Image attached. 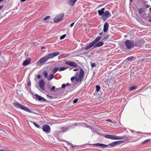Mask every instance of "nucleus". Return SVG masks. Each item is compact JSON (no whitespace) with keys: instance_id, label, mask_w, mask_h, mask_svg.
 <instances>
[{"instance_id":"nucleus-1","label":"nucleus","mask_w":151,"mask_h":151,"mask_svg":"<svg viewBox=\"0 0 151 151\" xmlns=\"http://www.w3.org/2000/svg\"><path fill=\"white\" fill-rule=\"evenodd\" d=\"M122 142V141L120 140L113 142L108 145H106L104 144L99 143L93 144H92V145L95 146H98L103 148H105L108 146L109 145H110L112 147H114L116 145H117L120 143Z\"/></svg>"},{"instance_id":"nucleus-2","label":"nucleus","mask_w":151,"mask_h":151,"mask_svg":"<svg viewBox=\"0 0 151 151\" xmlns=\"http://www.w3.org/2000/svg\"><path fill=\"white\" fill-rule=\"evenodd\" d=\"M84 75V71L82 69H81L80 70L79 74L77 73L75 77L74 76L72 77L71 78V80L72 81L75 78L76 81L81 82L83 78Z\"/></svg>"},{"instance_id":"nucleus-3","label":"nucleus","mask_w":151,"mask_h":151,"mask_svg":"<svg viewBox=\"0 0 151 151\" xmlns=\"http://www.w3.org/2000/svg\"><path fill=\"white\" fill-rule=\"evenodd\" d=\"M14 106L16 108L20 109L27 112L32 113V111L26 106H24L18 102L14 103L13 104Z\"/></svg>"},{"instance_id":"nucleus-4","label":"nucleus","mask_w":151,"mask_h":151,"mask_svg":"<svg viewBox=\"0 0 151 151\" xmlns=\"http://www.w3.org/2000/svg\"><path fill=\"white\" fill-rule=\"evenodd\" d=\"M111 16V14L107 10L104 12V14L102 15L101 18L103 21H105L106 20L110 17Z\"/></svg>"},{"instance_id":"nucleus-5","label":"nucleus","mask_w":151,"mask_h":151,"mask_svg":"<svg viewBox=\"0 0 151 151\" xmlns=\"http://www.w3.org/2000/svg\"><path fill=\"white\" fill-rule=\"evenodd\" d=\"M64 14L63 13L59 14L57 15L54 19V21L55 23L58 22L63 19Z\"/></svg>"},{"instance_id":"nucleus-6","label":"nucleus","mask_w":151,"mask_h":151,"mask_svg":"<svg viewBox=\"0 0 151 151\" xmlns=\"http://www.w3.org/2000/svg\"><path fill=\"white\" fill-rule=\"evenodd\" d=\"M48 60L46 56L44 57L41 58L35 64L37 66H40L42 64L46 62Z\"/></svg>"},{"instance_id":"nucleus-7","label":"nucleus","mask_w":151,"mask_h":151,"mask_svg":"<svg viewBox=\"0 0 151 151\" xmlns=\"http://www.w3.org/2000/svg\"><path fill=\"white\" fill-rule=\"evenodd\" d=\"M104 137L107 138L112 139H123L122 137H118L115 135H106L104 136Z\"/></svg>"},{"instance_id":"nucleus-8","label":"nucleus","mask_w":151,"mask_h":151,"mask_svg":"<svg viewBox=\"0 0 151 151\" xmlns=\"http://www.w3.org/2000/svg\"><path fill=\"white\" fill-rule=\"evenodd\" d=\"M60 52H56L52 53H50L48 54L46 57L48 60L49 59H52L53 58L55 57L58 56L60 54Z\"/></svg>"},{"instance_id":"nucleus-9","label":"nucleus","mask_w":151,"mask_h":151,"mask_svg":"<svg viewBox=\"0 0 151 151\" xmlns=\"http://www.w3.org/2000/svg\"><path fill=\"white\" fill-rule=\"evenodd\" d=\"M125 43L127 47L129 49L131 48L133 45V43L129 40H126Z\"/></svg>"},{"instance_id":"nucleus-10","label":"nucleus","mask_w":151,"mask_h":151,"mask_svg":"<svg viewBox=\"0 0 151 151\" xmlns=\"http://www.w3.org/2000/svg\"><path fill=\"white\" fill-rule=\"evenodd\" d=\"M65 63L70 66H73L75 68L77 67V64L74 62L66 61L65 62Z\"/></svg>"},{"instance_id":"nucleus-11","label":"nucleus","mask_w":151,"mask_h":151,"mask_svg":"<svg viewBox=\"0 0 151 151\" xmlns=\"http://www.w3.org/2000/svg\"><path fill=\"white\" fill-rule=\"evenodd\" d=\"M45 83L43 80H40L39 83V86L40 88L42 90H45Z\"/></svg>"},{"instance_id":"nucleus-12","label":"nucleus","mask_w":151,"mask_h":151,"mask_svg":"<svg viewBox=\"0 0 151 151\" xmlns=\"http://www.w3.org/2000/svg\"><path fill=\"white\" fill-rule=\"evenodd\" d=\"M35 98L37 99L39 101H46V100L44 98L38 95L37 94H35Z\"/></svg>"},{"instance_id":"nucleus-13","label":"nucleus","mask_w":151,"mask_h":151,"mask_svg":"<svg viewBox=\"0 0 151 151\" xmlns=\"http://www.w3.org/2000/svg\"><path fill=\"white\" fill-rule=\"evenodd\" d=\"M50 129V127L48 125H43L42 127V130L43 131L47 132Z\"/></svg>"},{"instance_id":"nucleus-14","label":"nucleus","mask_w":151,"mask_h":151,"mask_svg":"<svg viewBox=\"0 0 151 151\" xmlns=\"http://www.w3.org/2000/svg\"><path fill=\"white\" fill-rule=\"evenodd\" d=\"M109 24L107 22H105L104 25L103 30L104 32H107L108 29Z\"/></svg>"},{"instance_id":"nucleus-15","label":"nucleus","mask_w":151,"mask_h":151,"mask_svg":"<svg viewBox=\"0 0 151 151\" xmlns=\"http://www.w3.org/2000/svg\"><path fill=\"white\" fill-rule=\"evenodd\" d=\"M104 44V42L102 41H99L97 43H96L94 46V48H96L102 46Z\"/></svg>"},{"instance_id":"nucleus-16","label":"nucleus","mask_w":151,"mask_h":151,"mask_svg":"<svg viewBox=\"0 0 151 151\" xmlns=\"http://www.w3.org/2000/svg\"><path fill=\"white\" fill-rule=\"evenodd\" d=\"M95 44L92 41L85 48V50H88L90 49L92 46H94Z\"/></svg>"},{"instance_id":"nucleus-17","label":"nucleus","mask_w":151,"mask_h":151,"mask_svg":"<svg viewBox=\"0 0 151 151\" xmlns=\"http://www.w3.org/2000/svg\"><path fill=\"white\" fill-rule=\"evenodd\" d=\"M105 9L104 8H102L101 10H99L98 11V13L100 16H102V15L104 14Z\"/></svg>"},{"instance_id":"nucleus-18","label":"nucleus","mask_w":151,"mask_h":151,"mask_svg":"<svg viewBox=\"0 0 151 151\" xmlns=\"http://www.w3.org/2000/svg\"><path fill=\"white\" fill-rule=\"evenodd\" d=\"M30 62L29 59H27L23 63L22 65L23 66H26L29 64Z\"/></svg>"},{"instance_id":"nucleus-19","label":"nucleus","mask_w":151,"mask_h":151,"mask_svg":"<svg viewBox=\"0 0 151 151\" xmlns=\"http://www.w3.org/2000/svg\"><path fill=\"white\" fill-rule=\"evenodd\" d=\"M77 0H69L68 4L71 6H73L74 4L77 1Z\"/></svg>"},{"instance_id":"nucleus-20","label":"nucleus","mask_w":151,"mask_h":151,"mask_svg":"<svg viewBox=\"0 0 151 151\" xmlns=\"http://www.w3.org/2000/svg\"><path fill=\"white\" fill-rule=\"evenodd\" d=\"M101 38V37L100 36H99L97 37L95 40H94L92 41L95 44L96 43L98 42Z\"/></svg>"},{"instance_id":"nucleus-21","label":"nucleus","mask_w":151,"mask_h":151,"mask_svg":"<svg viewBox=\"0 0 151 151\" xmlns=\"http://www.w3.org/2000/svg\"><path fill=\"white\" fill-rule=\"evenodd\" d=\"M137 88V86H133L129 88V90L130 91H132L136 89Z\"/></svg>"},{"instance_id":"nucleus-22","label":"nucleus","mask_w":151,"mask_h":151,"mask_svg":"<svg viewBox=\"0 0 151 151\" xmlns=\"http://www.w3.org/2000/svg\"><path fill=\"white\" fill-rule=\"evenodd\" d=\"M54 76V74H51L48 77H47V80L48 81L51 80L53 78Z\"/></svg>"},{"instance_id":"nucleus-23","label":"nucleus","mask_w":151,"mask_h":151,"mask_svg":"<svg viewBox=\"0 0 151 151\" xmlns=\"http://www.w3.org/2000/svg\"><path fill=\"white\" fill-rule=\"evenodd\" d=\"M68 68V67H62L59 68V71H62L63 70H64Z\"/></svg>"},{"instance_id":"nucleus-24","label":"nucleus","mask_w":151,"mask_h":151,"mask_svg":"<svg viewBox=\"0 0 151 151\" xmlns=\"http://www.w3.org/2000/svg\"><path fill=\"white\" fill-rule=\"evenodd\" d=\"M43 75L45 78H47L48 73L46 71H44L43 72Z\"/></svg>"},{"instance_id":"nucleus-25","label":"nucleus","mask_w":151,"mask_h":151,"mask_svg":"<svg viewBox=\"0 0 151 151\" xmlns=\"http://www.w3.org/2000/svg\"><path fill=\"white\" fill-rule=\"evenodd\" d=\"M58 70H59V68H55L53 70V73L54 74Z\"/></svg>"},{"instance_id":"nucleus-26","label":"nucleus","mask_w":151,"mask_h":151,"mask_svg":"<svg viewBox=\"0 0 151 151\" xmlns=\"http://www.w3.org/2000/svg\"><path fill=\"white\" fill-rule=\"evenodd\" d=\"M100 89V87L99 86L97 85L96 86V91H99Z\"/></svg>"},{"instance_id":"nucleus-27","label":"nucleus","mask_w":151,"mask_h":151,"mask_svg":"<svg viewBox=\"0 0 151 151\" xmlns=\"http://www.w3.org/2000/svg\"><path fill=\"white\" fill-rule=\"evenodd\" d=\"M143 9H139L138 10V13L139 14H141L143 12Z\"/></svg>"},{"instance_id":"nucleus-28","label":"nucleus","mask_w":151,"mask_h":151,"mask_svg":"<svg viewBox=\"0 0 151 151\" xmlns=\"http://www.w3.org/2000/svg\"><path fill=\"white\" fill-rule=\"evenodd\" d=\"M150 139H147V140H145V141H144V142H143L142 143V144H145V143H147L150 141Z\"/></svg>"},{"instance_id":"nucleus-29","label":"nucleus","mask_w":151,"mask_h":151,"mask_svg":"<svg viewBox=\"0 0 151 151\" xmlns=\"http://www.w3.org/2000/svg\"><path fill=\"white\" fill-rule=\"evenodd\" d=\"M134 58V57L132 56H131L127 58V59L128 61H130L131 60Z\"/></svg>"},{"instance_id":"nucleus-30","label":"nucleus","mask_w":151,"mask_h":151,"mask_svg":"<svg viewBox=\"0 0 151 151\" xmlns=\"http://www.w3.org/2000/svg\"><path fill=\"white\" fill-rule=\"evenodd\" d=\"M66 35H63L60 37V40L63 39L66 37Z\"/></svg>"},{"instance_id":"nucleus-31","label":"nucleus","mask_w":151,"mask_h":151,"mask_svg":"<svg viewBox=\"0 0 151 151\" xmlns=\"http://www.w3.org/2000/svg\"><path fill=\"white\" fill-rule=\"evenodd\" d=\"M35 126L37 128H40V127H39V125L37 123H33Z\"/></svg>"},{"instance_id":"nucleus-32","label":"nucleus","mask_w":151,"mask_h":151,"mask_svg":"<svg viewBox=\"0 0 151 151\" xmlns=\"http://www.w3.org/2000/svg\"><path fill=\"white\" fill-rule=\"evenodd\" d=\"M50 18V17L49 16H47L44 19V20L45 21L47 20L48 19Z\"/></svg>"},{"instance_id":"nucleus-33","label":"nucleus","mask_w":151,"mask_h":151,"mask_svg":"<svg viewBox=\"0 0 151 151\" xmlns=\"http://www.w3.org/2000/svg\"><path fill=\"white\" fill-rule=\"evenodd\" d=\"M78 99H74L73 101V103L75 104L76 103H77L78 101Z\"/></svg>"},{"instance_id":"nucleus-34","label":"nucleus","mask_w":151,"mask_h":151,"mask_svg":"<svg viewBox=\"0 0 151 151\" xmlns=\"http://www.w3.org/2000/svg\"><path fill=\"white\" fill-rule=\"evenodd\" d=\"M104 121H105V122H112L111 120L110 119L105 120H104Z\"/></svg>"},{"instance_id":"nucleus-35","label":"nucleus","mask_w":151,"mask_h":151,"mask_svg":"<svg viewBox=\"0 0 151 151\" xmlns=\"http://www.w3.org/2000/svg\"><path fill=\"white\" fill-rule=\"evenodd\" d=\"M55 89V87L54 86H52L51 88V90L52 91L54 90Z\"/></svg>"},{"instance_id":"nucleus-36","label":"nucleus","mask_w":151,"mask_h":151,"mask_svg":"<svg viewBox=\"0 0 151 151\" xmlns=\"http://www.w3.org/2000/svg\"><path fill=\"white\" fill-rule=\"evenodd\" d=\"M91 65L92 67H94L96 66V65L95 63H93L91 64Z\"/></svg>"},{"instance_id":"nucleus-37","label":"nucleus","mask_w":151,"mask_h":151,"mask_svg":"<svg viewBox=\"0 0 151 151\" xmlns=\"http://www.w3.org/2000/svg\"><path fill=\"white\" fill-rule=\"evenodd\" d=\"M66 86L65 84H63L62 85V88H64Z\"/></svg>"},{"instance_id":"nucleus-38","label":"nucleus","mask_w":151,"mask_h":151,"mask_svg":"<svg viewBox=\"0 0 151 151\" xmlns=\"http://www.w3.org/2000/svg\"><path fill=\"white\" fill-rule=\"evenodd\" d=\"M74 22H73L70 25V27H72L74 25Z\"/></svg>"},{"instance_id":"nucleus-39","label":"nucleus","mask_w":151,"mask_h":151,"mask_svg":"<svg viewBox=\"0 0 151 151\" xmlns=\"http://www.w3.org/2000/svg\"><path fill=\"white\" fill-rule=\"evenodd\" d=\"M108 37L109 36L108 35H107L106 36H105V37L102 39V40H104L105 39H107L108 38Z\"/></svg>"},{"instance_id":"nucleus-40","label":"nucleus","mask_w":151,"mask_h":151,"mask_svg":"<svg viewBox=\"0 0 151 151\" xmlns=\"http://www.w3.org/2000/svg\"><path fill=\"white\" fill-rule=\"evenodd\" d=\"M63 129H64V130H63V131L64 132H65V131H67V129H68L67 128H65L64 127H63Z\"/></svg>"},{"instance_id":"nucleus-41","label":"nucleus","mask_w":151,"mask_h":151,"mask_svg":"<svg viewBox=\"0 0 151 151\" xmlns=\"http://www.w3.org/2000/svg\"><path fill=\"white\" fill-rule=\"evenodd\" d=\"M40 77H41V76L40 75H38L37 76V78L38 79H39Z\"/></svg>"},{"instance_id":"nucleus-42","label":"nucleus","mask_w":151,"mask_h":151,"mask_svg":"<svg viewBox=\"0 0 151 151\" xmlns=\"http://www.w3.org/2000/svg\"><path fill=\"white\" fill-rule=\"evenodd\" d=\"M78 70V69H76L73 70L74 71H76Z\"/></svg>"},{"instance_id":"nucleus-43","label":"nucleus","mask_w":151,"mask_h":151,"mask_svg":"<svg viewBox=\"0 0 151 151\" xmlns=\"http://www.w3.org/2000/svg\"><path fill=\"white\" fill-rule=\"evenodd\" d=\"M66 85V86H68V85H70V84L69 83H66V84H65Z\"/></svg>"},{"instance_id":"nucleus-44","label":"nucleus","mask_w":151,"mask_h":151,"mask_svg":"<svg viewBox=\"0 0 151 151\" xmlns=\"http://www.w3.org/2000/svg\"><path fill=\"white\" fill-rule=\"evenodd\" d=\"M45 48V47H44V46H42V47H41V49H44Z\"/></svg>"},{"instance_id":"nucleus-45","label":"nucleus","mask_w":151,"mask_h":151,"mask_svg":"<svg viewBox=\"0 0 151 151\" xmlns=\"http://www.w3.org/2000/svg\"><path fill=\"white\" fill-rule=\"evenodd\" d=\"M26 0H21V2H23L24 1Z\"/></svg>"},{"instance_id":"nucleus-46","label":"nucleus","mask_w":151,"mask_h":151,"mask_svg":"<svg viewBox=\"0 0 151 151\" xmlns=\"http://www.w3.org/2000/svg\"><path fill=\"white\" fill-rule=\"evenodd\" d=\"M30 84H30V83H28V84H27L28 86H30Z\"/></svg>"},{"instance_id":"nucleus-47","label":"nucleus","mask_w":151,"mask_h":151,"mask_svg":"<svg viewBox=\"0 0 151 151\" xmlns=\"http://www.w3.org/2000/svg\"><path fill=\"white\" fill-rule=\"evenodd\" d=\"M3 7L2 5H1L0 6V9H1Z\"/></svg>"},{"instance_id":"nucleus-48","label":"nucleus","mask_w":151,"mask_h":151,"mask_svg":"<svg viewBox=\"0 0 151 151\" xmlns=\"http://www.w3.org/2000/svg\"><path fill=\"white\" fill-rule=\"evenodd\" d=\"M103 34V33L102 32H100L99 33V35H101Z\"/></svg>"},{"instance_id":"nucleus-49","label":"nucleus","mask_w":151,"mask_h":151,"mask_svg":"<svg viewBox=\"0 0 151 151\" xmlns=\"http://www.w3.org/2000/svg\"><path fill=\"white\" fill-rule=\"evenodd\" d=\"M70 145H72V147L73 148H74L75 147V146H73L72 144H70Z\"/></svg>"},{"instance_id":"nucleus-50","label":"nucleus","mask_w":151,"mask_h":151,"mask_svg":"<svg viewBox=\"0 0 151 151\" xmlns=\"http://www.w3.org/2000/svg\"><path fill=\"white\" fill-rule=\"evenodd\" d=\"M0 151H4V150L2 149H1L0 150Z\"/></svg>"},{"instance_id":"nucleus-51","label":"nucleus","mask_w":151,"mask_h":151,"mask_svg":"<svg viewBox=\"0 0 151 151\" xmlns=\"http://www.w3.org/2000/svg\"><path fill=\"white\" fill-rule=\"evenodd\" d=\"M149 10L151 11V7L149 8Z\"/></svg>"},{"instance_id":"nucleus-52","label":"nucleus","mask_w":151,"mask_h":151,"mask_svg":"<svg viewBox=\"0 0 151 151\" xmlns=\"http://www.w3.org/2000/svg\"><path fill=\"white\" fill-rule=\"evenodd\" d=\"M132 1H133V0H130V1L131 2H132Z\"/></svg>"},{"instance_id":"nucleus-53","label":"nucleus","mask_w":151,"mask_h":151,"mask_svg":"<svg viewBox=\"0 0 151 151\" xmlns=\"http://www.w3.org/2000/svg\"><path fill=\"white\" fill-rule=\"evenodd\" d=\"M149 21L150 22H151V19L149 20Z\"/></svg>"},{"instance_id":"nucleus-54","label":"nucleus","mask_w":151,"mask_h":151,"mask_svg":"<svg viewBox=\"0 0 151 151\" xmlns=\"http://www.w3.org/2000/svg\"><path fill=\"white\" fill-rule=\"evenodd\" d=\"M4 0H0V1L1 2V1H3Z\"/></svg>"},{"instance_id":"nucleus-55","label":"nucleus","mask_w":151,"mask_h":151,"mask_svg":"<svg viewBox=\"0 0 151 151\" xmlns=\"http://www.w3.org/2000/svg\"><path fill=\"white\" fill-rule=\"evenodd\" d=\"M150 1H151V0H150Z\"/></svg>"}]
</instances>
